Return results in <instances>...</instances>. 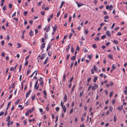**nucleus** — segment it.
<instances>
[{"label": "nucleus", "instance_id": "nucleus-16", "mask_svg": "<svg viewBox=\"0 0 127 127\" xmlns=\"http://www.w3.org/2000/svg\"><path fill=\"white\" fill-rule=\"evenodd\" d=\"M57 26L55 25V26L53 28V31L55 32L57 30Z\"/></svg>", "mask_w": 127, "mask_h": 127}, {"label": "nucleus", "instance_id": "nucleus-54", "mask_svg": "<svg viewBox=\"0 0 127 127\" xmlns=\"http://www.w3.org/2000/svg\"><path fill=\"white\" fill-rule=\"evenodd\" d=\"M25 114H26V116H28V115H29V112H28V111H27V112Z\"/></svg>", "mask_w": 127, "mask_h": 127}, {"label": "nucleus", "instance_id": "nucleus-42", "mask_svg": "<svg viewBox=\"0 0 127 127\" xmlns=\"http://www.w3.org/2000/svg\"><path fill=\"white\" fill-rule=\"evenodd\" d=\"M22 68V66L21 64L20 65L19 67V71L20 72Z\"/></svg>", "mask_w": 127, "mask_h": 127}, {"label": "nucleus", "instance_id": "nucleus-63", "mask_svg": "<svg viewBox=\"0 0 127 127\" xmlns=\"http://www.w3.org/2000/svg\"><path fill=\"white\" fill-rule=\"evenodd\" d=\"M6 6H3V9L4 10H5L6 9Z\"/></svg>", "mask_w": 127, "mask_h": 127}, {"label": "nucleus", "instance_id": "nucleus-26", "mask_svg": "<svg viewBox=\"0 0 127 127\" xmlns=\"http://www.w3.org/2000/svg\"><path fill=\"white\" fill-rule=\"evenodd\" d=\"M112 67L113 69H115L116 68L115 65V64H113V65L112 66Z\"/></svg>", "mask_w": 127, "mask_h": 127}, {"label": "nucleus", "instance_id": "nucleus-48", "mask_svg": "<svg viewBox=\"0 0 127 127\" xmlns=\"http://www.w3.org/2000/svg\"><path fill=\"white\" fill-rule=\"evenodd\" d=\"M73 64H74L73 62H72V63H71V64L70 66V68H72V66L73 65Z\"/></svg>", "mask_w": 127, "mask_h": 127}, {"label": "nucleus", "instance_id": "nucleus-62", "mask_svg": "<svg viewBox=\"0 0 127 127\" xmlns=\"http://www.w3.org/2000/svg\"><path fill=\"white\" fill-rule=\"evenodd\" d=\"M28 60L27 61L25 64V65H27L28 64Z\"/></svg>", "mask_w": 127, "mask_h": 127}, {"label": "nucleus", "instance_id": "nucleus-35", "mask_svg": "<svg viewBox=\"0 0 127 127\" xmlns=\"http://www.w3.org/2000/svg\"><path fill=\"white\" fill-rule=\"evenodd\" d=\"M50 26L49 25L48 27V28H47V30L46 31L47 32H48V31H49L50 30Z\"/></svg>", "mask_w": 127, "mask_h": 127}, {"label": "nucleus", "instance_id": "nucleus-51", "mask_svg": "<svg viewBox=\"0 0 127 127\" xmlns=\"http://www.w3.org/2000/svg\"><path fill=\"white\" fill-rule=\"evenodd\" d=\"M60 11H59L58 12L57 15V17H58L59 16V15H60Z\"/></svg>", "mask_w": 127, "mask_h": 127}, {"label": "nucleus", "instance_id": "nucleus-31", "mask_svg": "<svg viewBox=\"0 0 127 127\" xmlns=\"http://www.w3.org/2000/svg\"><path fill=\"white\" fill-rule=\"evenodd\" d=\"M28 12L27 11H25L24 12V14L25 16H26L28 14Z\"/></svg>", "mask_w": 127, "mask_h": 127}, {"label": "nucleus", "instance_id": "nucleus-18", "mask_svg": "<svg viewBox=\"0 0 127 127\" xmlns=\"http://www.w3.org/2000/svg\"><path fill=\"white\" fill-rule=\"evenodd\" d=\"M117 120V117L116 115L114 116V122H116Z\"/></svg>", "mask_w": 127, "mask_h": 127}, {"label": "nucleus", "instance_id": "nucleus-8", "mask_svg": "<svg viewBox=\"0 0 127 127\" xmlns=\"http://www.w3.org/2000/svg\"><path fill=\"white\" fill-rule=\"evenodd\" d=\"M45 43H43L42 44V46L41 47V49H42L44 48L45 47Z\"/></svg>", "mask_w": 127, "mask_h": 127}, {"label": "nucleus", "instance_id": "nucleus-40", "mask_svg": "<svg viewBox=\"0 0 127 127\" xmlns=\"http://www.w3.org/2000/svg\"><path fill=\"white\" fill-rule=\"evenodd\" d=\"M15 82H14V83L13 84H12V88H14L15 87Z\"/></svg>", "mask_w": 127, "mask_h": 127}, {"label": "nucleus", "instance_id": "nucleus-34", "mask_svg": "<svg viewBox=\"0 0 127 127\" xmlns=\"http://www.w3.org/2000/svg\"><path fill=\"white\" fill-rule=\"evenodd\" d=\"M115 25V23H113V25H112V27H111V29H113L114 28Z\"/></svg>", "mask_w": 127, "mask_h": 127}, {"label": "nucleus", "instance_id": "nucleus-36", "mask_svg": "<svg viewBox=\"0 0 127 127\" xmlns=\"http://www.w3.org/2000/svg\"><path fill=\"white\" fill-rule=\"evenodd\" d=\"M43 93L44 94V95L45 96H46L47 95V93L46 91L45 90H44L43 91Z\"/></svg>", "mask_w": 127, "mask_h": 127}, {"label": "nucleus", "instance_id": "nucleus-2", "mask_svg": "<svg viewBox=\"0 0 127 127\" xmlns=\"http://www.w3.org/2000/svg\"><path fill=\"white\" fill-rule=\"evenodd\" d=\"M31 91H32L31 90H30L29 91V92H27L26 93V98H27L28 97L29 95L30 94V93H31Z\"/></svg>", "mask_w": 127, "mask_h": 127}, {"label": "nucleus", "instance_id": "nucleus-57", "mask_svg": "<svg viewBox=\"0 0 127 127\" xmlns=\"http://www.w3.org/2000/svg\"><path fill=\"white\" fill-rule=\"evenodd\" d=\"M99 37L97 36L95 39V40L96 39L97 41H98L99 39Z\"/></svg>", "mask_w": 127, "mask_h": 127}, {"label": "nucleus", "instance_id": "nucleus-28", "mask_svg": "<svg viewBox=\"0 0 127 127\" xmlns=\"http://www.w3.org/2000/svg\"><path fill=\"white\" fill-rule=\"evenodd\" d=\"M20 100V99H18L16 101V102H15V104L16 105L17 104H18Z\"/></svg>", "mask_w": 127, "mask_h": 127}, {"label": "nucleus", "instance_id": "nucleus-10", "mask_svg": "<svg viewBox=\"0 0 127 127\" xmlns=\"http://www.w3.org/2000/svg\"><path fill=\"white\" fill-rule=\"evenodd\" d=\"M64 2H65L64 1H63L61 3V6H60L59 7L60 8H61L62 7V6L64 4Z\"/></svg>", "mask_w": 127, "mask_h": 127}, {"label": "nucleus", "instance_id": "nucleus-30", "mask_svg": "<svg viewBox=\"0 0 127 127\" xmlns=\"http://www.w3.org/2000/svg\"><path fill=\"white\" fill-rule=\"evenodd\" d=\"M88 32L89 31L88 30V29H86L85 30V34H87L88 33Z\"/></svg>", "mask_w": 127, "mask_h": 127}, {"label": "nucleus", "instance_id": "nucleus-25", "mask_svg": "<svg viewBox=\"0 0 127 127\" xmlns=\"http://www.w3.org/2000/svg\"><path fill=\"white\" fill-rule=\"evenodd\" d=\"M75 85H74V86H73L72 87V88L71 91V93L72 92L73 90H74V88H75Z\"/></svg>", "mask_w": 127, "mask_h": 127}, {"label": "nucleus", "instance_id": "nucleus-1", "mask_svg": "<svg viewBox=\"0 0 127 127\" xmlns=\"http://www.w3.org/2000/svg\"><path fill=\"white\" fill-rule=\"evenodd\" d=\"M94 84L95 85L92 87V89L93 90H95L98 87V86L95 83Z\"/></svg>", "mask_w": 127, "mask_h": 127}, {"label": "nucleus", "instance_id": "nucleus-60", "mask_svg": "<svg viewBox=\"0 0 127 127\" xmlns=\"http://www.w3.org/2000/svg\"><path fill=\"white\" fill-rule=\"evenodd\" d=\"M24 125H25L27 122L26 120H25L24 121Z\"/></svg>", "mask_w": 127, "mask_h": 127}, {"label": "nucleus", "instance_id": "nucleus-24", "mask_svg": "<svg viewBox=\"0 0 127 127\" xmlns=\"http://www.w3.org/2000/svg\"><path fill=\"white\" fill-rule=\"evenodd\" d=\"M43 80H42L41 83H40V85H41V86L42 87H43Z\"/></svg>", "mask_w": 127, "mask_h": 127}, {"label": "nucleus", "instance_id": "nucleus-61", "mask_svg": "<svg viewBox=\"0 0 127 127\" xmlns=\"http://www.w3.org/2000/svg\"><path fill=\"white\" fill-rule=\"evenodd\" d=\"M45 12H41V14L42 15H45Z\"/></svg>", "mask_w": 127, "mask_h": 127}, {"label": "nucleus", "instance_id": "nucleus-9", "mask_svg": "<svg viewBox=\"0 0 127 127\" xmlns=\"http://www.w3.org/2000/svg\"><path fill=\"white\" fill-rule=\"evenodd\" d=\"M76 59V56L75 55L74 56H72L71 58V60H74Z\"/></svg>", "mask_w": 127, "mask_h": 127}, {"label": "nucleus", "instance_id": "nucleus-46", "mask_svg": "<svg viewBox=\"0 0 127 127\" xmlns=\"http://www.w3.org/2000/svg\"><path fill=\"white\" fill-rule=\"evenodd\" d=\"M56 110L57 112H58L59 110V108L58 107H57L56 108Z\"/></svg>", "mask_w": 127, "mask_h": 127}, {"label": "nucleus", "instance_id": "nucleus-22", "mask_svg": "<svg viewBox=\"0 0 127 127\" xmlns=\"http://www.w3.org/2000/svg\"><path fill=\"white\" fill-rule=\"evenodd\" d=\"M44 54H42V55H41V57L40 58V59L42 60L44 59Z\"/></svg>", "mask_w": 127, "mask_h": 127}, {"label": "nucleus", "instance_id": "nucleus-20", "mask_svg": "<svg viewBox=\"0 0 127 127\" xmlns=\"http://www.w3.org/2000/svg\"><path fill=\"white\" fill-rule=\"evenodd\" d=\"M106 35H102L101 37V38L102 39H104L106 37Z\"/></svg>", "mask_w": 127, "mask_h": 127}, {"label": "nucleus", "instance_id": "nucleus-47", "mask_svg": "<svg viewBox=\"0 0 127 127\" xmlns=\"http://www.w3.org/2000/svg\"><path fill=\"white\" fill-rule=\"evenodd\" d=\"M4 114V113L3 112L1 111L0 113V116Z\"/></svg>", "mask_w": 127, "mask_h": 127}, {"label": "nucleus", "instance_id": "nucleus-7", "mask_svg": "<svg viewBox=\"0 0 127 127\" xmlns=\"http://www.w3.org/2000/svg\"><path fill=\"white\" fill-rule=\"evenodd\" d=\"M52 45V44H51L50 45L49 44L48 46L47 49H46V51H47L50 48L51 46Z\"/></svg>", "mask_w": 127, "mask_h": 127}, {"label": "nucleus", "instance_id": "nucleus-15", "mask_svg": "<svg viewBox=\"0 0 127 127\" xmlns=\"http://www.w3.org/2000/svg\"><path fill=\"white\" fill-rule=\"evenodd\" d=\"M83 93H84V92H83V91H82V92H81L80 93V94L79 96L80 97H81V96H82V95H83Z\"/></svg>", "mask_w": 127, "mask_h": 127}, {"label": "nucleus", "instance_id": "nucleus-19", "mask_svg": "<svg viewBox=\"0 0 127 127\" xmlns=\"http://www.w3.org/2000/svg\"><path fill=\"white\" fill-rule=\"evenodd\" d=\"M67 96L66 94L65 95V96L64 97V101L65 102H66V100L67 99Z\"/></svg>", "mask_w": 127, "mask_h": 127}, {"label": "nucleus", "instance_id": "nucleus-44", "mask_svg": "<svg viewBox=\"0 0 127 127\" xmlns=\"http://www.w3.org/2000/svg\"><path fill=\"white\" fill-rule=\"evenodd\" d=\"M74 48L72 47L71 49V52L72 53H73L74 52Z\"/></svg>", "mask_w": 127, "mask_h": 127}, {"label": "nucleus", "instance_id": "nucleus-41", "mask_svg": "<svg viewBox=\"0 0 127 127\" xmlns=\"http://www.w3.org/2000/svg\"><path fill=\"white\" fill-rule=\"evenodd\" d=\"M58 116H57L56 117V120L55 121V123H56L58 121Z\"/></svg>", "mask_w": 127, "mask_h": 127}, {"label": "nucleus", "instance_id": "nucleus-64", "mask_svg": "<svg viewBox=\"0 0 127 127\" xmlns=\"http://www.w3.org/2000/svg\"><path fill=\"white\" fill-rule=\"evenodd\" d=\"M49 9V7L48 6L45 9V10H48Z\"/></svg>", "mask_w": 127, "mask_h": 127}, {"label": "nucleus", "instance_id": "nucleus-33", "mask_svg": "<svg viewBox=\"0 0 127 127\" xmlns=\"http://www.w3.org/2000/svg\"><path fill=\"white\" fill-rule=\"evenodd\" d=\"M65 75H66V74H65L64 75V77H63V80L64 81H65Z\"/></svg>", "mask_w": 127, "mask_h": 127}, {"label": "nucleus", "instance_id": "nucleus-50", "mask_svg": "<svg viewBox=\"0 0 127 127\" xmlns=\"http://www.w3.org/2000/svg\"><path fill=\"white\" fill-rule=\"evenodd\" d=\"M72 35V34L71 33H70V35L68 37V38L69 39H70V38L71 37Z\"/></svg>", "mask_w": 127, "mask_h": 127}, {"label": "nucleus", "instance_id": "nucleus-52", "mask_svg": "<svg viewBox=\"0 0 127 127\" xmlns=\"http://www.w3.org/2000/svg\"><path fill=\"white\" fill-rule=\"evenodd\" d=\"M114 84V83L110 81V85L112 86Z\"/></svg>", "mask_w": 127, "mask_h": 127}, {"label": "nucleus", "instance_id": "nucleus-53", "mask_svg": "<svg viewBox=\"0 0 127 127\" xmlns=\"http://www.w3.org/2000/svg\"><path fill=\"white\" fill-rule=\"evenodd\" d=\"M12 6V4L11 3H10L9 4V7L10 8H11Z\"/></svg>", "mask_w": 127, "mask_h": 127}, {"label": "nucleus", "instance_id": "nucleus-55", "mask_svg": "<svg viewBox=\"0 0 127 127\" xmlns=\"http://www.w3.org/2000/svg\"><path fill=\"white\" fill-rule=\"evenodd\" d=\"M91 77H90L89 78L87 79V81L88 82H89L91 80Z\"/></svg>", "mask_w": 127, "mask_h": 127}, {"label": "nucleus", "instance_id": "nucleus-32", "mask_svg": "<svg viewBox=\"0 0 127 127\" xmlns=\"http://www.w3.org/2000/svg\"><path fill=\"white\" fill-rule=\"evenodd\" d=\"M109 110L110 111H112L113 110V107L111 106H109Z\"/></svg>", "mask_w": 127, "mask_h": 127}, {"label": "nucleus", "instance_id": "nucleus-13", "mask_svg": "<svg viewBox=\"0 0 127 127\" xmlns=\"http://www.w3.org/2000/svg\"><path fill=\"white\" fill-rule=\"evenodd\" d=\"M108 57L111 59H113L112 56L110 54L108 55Z\"/></svg>", "mask_w": 127, "mask_h": 127}, {"label": "nucleus", "instance_id": "nucleus-5", "mask_svg": "<svg viewBox=\"0 0 127 127\" xmlns=\"http://www.w3.org/2000/svg\"><path fill=\"white\" fill-rule=\"evenodd\" d=\"M63 108V110L64 113H65L66 111V109L65 107V106L64 105V106L62 107Z\"/></svg>", "mask_w": 127, "mask_h": 127}, {"label": "nucleus", "instance_id": "nucleus-11", "mask_svg": "<svg viewBox=\"0 0 127 127\" xmlns=\"http://www.w3.org/2000/svg\"><path fill=\"white\" fill-rule=\"evenodd\" d=\"M52 54V52L51 51H49L48 52V55L50 56H51Z\"/></svg>", "mask_w": 127, "mask_h": 127}, {"label": "nucleus", "instance_id": "nucleus-43", "mask_svg": "<svg viewBox=\"0 0 127 127\" xmlns=\"http://www.w3.org/2000/svg\"><path fill=\"white\" fill-rule=\"evenodd\" d=\"M17 45L18 46V47H17L18 48L20 47H21V44H20L19 43H18Z\"/></svg>", "mask_w": 127, "mask_h": 127}, {"label": "nucleus", "instance_id": "nucleus-23", "mask_svg": "<svg viewBox=\"0 0 127 127\" xmlns=\"http://www.w3.org/2000/svg\"><path fill=\"white\" fill-rule=\"evenodd\" d=\"M113 91H112L110 93V94H109V96L110 97H111L113 94Z\"/></svg>", "mask_w": 127, "mask_h": 127}, {"label": "nucleus", "instance_id": "nucleus-29", "mask_svg": "<svg viewBox=\"0 0 127 127\" xmlns=\"http://www.w3.org/2000/svg\"><path fill=\"white\" fill-rule=\"evenodd\" d=\"M113 6L112 5H110V6H109V9L110 10H111L112 9V8H113Z\"/></svg>", "mask_w": 127, "mask_h": 127}, {"label": "nucleus", "instance_id": "nucleus-4", "mask_svg": "<svg viewBox=\"0 0 127 127\" xmlns=\"http://www.w3.org/2000/svg\"><path fill=\"white\" fill-rule=\"evenodd\" d=\"M106 34L109 37L110 36H111V35L110 34V32L109 31H108L106 32Z\"/></svg>", "mask_w": 127, "mask_h": 127}, {"label": "nucleus", "instance_id": "nucleus-37", "mask_svg": "<svg viewBox=\"0 0 127 127\" xmlns=\"http://www.w3.org/2000/svg\"><path fill=\"white\" fill-rule=\"evenodd\" d=\"M35 95L33 96L32 97V100H34L35 99Z\"/></svg>", "mask_w": 127, "mask_h": 127}, {"label": "nucleus", "instance_id": "nucleus-3", "mask_svg": "<svg viewBox=\"0 0 127 127\" xmlns=\"http://www.w3.org/2000/svg\"><path fill=\"white\" fill-rule=\"evenodd\" d=\"M123 108V105H122L118 107L117 109L119 110L120 111L122 110V109Z\"/></svg>", "mask_w": 127, "mask_h": 127}, {"label": "nucleus", "instance_id": "nucleus-27", "mask_svg": "<svg viewBox=\"0 0 127 127\" xmlns=\"http://www.w3.org/2000/svg\"><path fill=\"white\" fill-rule=\"evenodd\" d=\"M97 77H95L94 79L93 80V81L94 82H96V80H97Z\"/></svg>", "mask_w": 127, "mask_h": 127}, {"label": "nucleus", "instance_id": "nucleus-21", "mask_svg": "<svg viewBox=\"0 0 127 127\" xmlns=\"http://www.w3.org/2000/svg\"><path fill=\"white\" fill-rule=\"evenodd\" d=\"M10 117L9 116H8L6 120L7 122H8L9 121H9Z\"/></svg>", "mask_w": 127, "mask_h": 127}, {"label": "nucleus", "instance_id": "nucleus-14", "mask_svg": "<svg viewBox=\"0 0 127 127\" xmlns=\"http://www.w3.org/2000/svg\"><path fill=\"white\" fill-rule=\"evenodd\" d=\"M93 56V55L92 54H91V55H88V56L90 59V60H91V59L92 58Z\"/></svg>", "mask_w": 127, "mask_h": 127}, {"label": "nucleus", "instance_id": "nucleus-56", "mask_svg": "<svg viewBox=\"0 0 127 127\" xmlns=\"http://www.w3.org/2000/svg\"><path fill=\"white\" fill-rule=\"evenodd\" d=\"M30 71H31L29 69L27 71V75H28Z\"/></svg>", "mask_w": 127, "mask_h": 127}, {"label": "nucleus", "instance_id": "nucleus-58", "mask_svg": "<svg viewBox=\"0 0 127 127\" xmlns=\"http://www.w3.org/2000/svg\"><path fill=\"white\" fill-rule=\"evenodd\" d=\"M92 47L93 48H96L97 47V46H96L95 44H93L92 45Z\"/></svg>", "mask_w": 127, "mask_h": 127}, {"label": "nucleus", "instance_id": "nucleus-59", "mask_svg": "<svg viewBox=\"0 0 127 127\" xmlns=\"http://www.w3.org/2000/svg\"><path fill=\"white\" fill-rule=\"evenodd\" d=\"M73 111V109L72 108L71 109L69 112V113L71 114Z\"/></svg>", "mask_w": 127, "mask_h": 127}, {"label": "nucleus", "instance_id": "nucleus-12", "mask_svg": "<svg viewBox=\"0 0 127 127\" xmlns=\"http://www.w3.org/2000/svg\"><path fill=\"white\" fill-rule=\"evenodd\" d=\"M29 34L30 36H32L33 34V31L32 30H31V31L29 32Z\"/></svg>", "mask_w": 127, "mask_h": 127}, {"label": "nucleus", "instance_id": "nucleus-6", "mask_svg": "<svg viewBox=\"0 0 127 127\" xmlns=\"http://www.w3.org/2000/svg\"><path fill=\"white\" fill-rule=\"evenodd\" d=\"M76 3H77L78 7H79L83 5V4L82 3L79 4L77 2H76Z\"/></svg>", "mask_w": 127, "mask_h": 127}, {"label": "nucleus", "instance_id": "nucleus-38", "mask_svg": "<svg viewBox=\"0 0 127 127\" xmlns=\"http://www.w3.org/2000/svg\"><path fill=\"white\" fill-rule=\"evenodd\" d=\"M70 54H68L67 55V58H66V60H67L69 57V56H70Z\"/></svg>", "mask_w": 127, "mask_h": 127}, {"label": "nucleus", "instance_id": "nucleus-49", "mask_svg": "<svg viewBox=\"0 0 127 127\" xmlns=\"http://www.w3.org/2000/svg\"><path fill=\"white\" fill-rule=\"evenodd\" d=\"M4 43V40H2L1 41V45H2L3 46Z\"/></svg>", "mask_w": 127, "mask_h": 127}, {"label": "nucleus", "instance_id": "nucleus-45", "mask_svg": "<svg viewBox=\"0 0 127 127\" xmlns=\"http://www.w3.org/2000/svg\"><path fill=\"white\" fill-rule=\"evenodd\" d=\"M113 42H114L116 44H117L118 43V42L117 41H116L115 40H114L113 41Z\"/></svg>", "mask_w": 127, "mask_h": 127}, {"label": "nucleus", "instance_id": "nucleus-17", "mask_svg": "<svg viewBox=\"0 0 127 127\" xmlns=\"http://www.w3.org/2000/svg\"><path fill=\"white\" fill-rule=\"evenodd\" d=\"M70 48V44H69L68 45V47L66 49V51L67 52H68V51L69 50Z\"/></svg>", "mask_w": 127, "mask_h": 127}, {"label": "nucleus", "instance_id": "nucleus-39", "mask_svg": "<svg viewBox=\"0 0 127 127\" xmlns=\"http://www.w3.org/2000/svg\"><path fill=\"white\" fill-rule=\"evenodd\" d=\"M47 59H48V58H47L46 59V60H45V61H44V64H46L47 62Z\"/></svg>", "mask_w": 127, "mask_h": 127}]
</instances>
